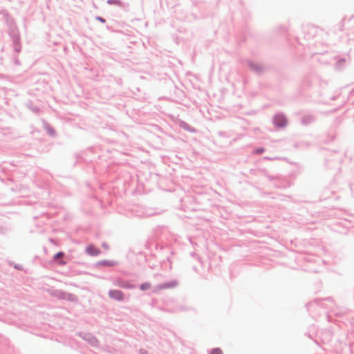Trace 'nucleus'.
<instances>
[{
  "mask_svg": "<svg viewBox=\"0 0 354 354\" xmlns=\"http://www.w3.org/2000/svg\"><path fill=\"white\" fill-rule=\"evenodd\" d=\"M149 288H150V284L148 283H145L142 284L141 287H140L141 290H147Z\"/></svg>",
  "mask_w": 354,
  "mask_h": 354,
  "instance_id": "7",
  "label": "nucleus"
},
{
  "mask_svg": "<svg viewBox=\"0 0 354 354\" xmlns=\"http://www.w3.org/2000/svg\"><path fill=\"white\" fill-rule=\"evenodd\" d=\"M87 252L93 256H96L100 254V250L93 245H89L86 248Z\"/></svg>",
  "mask_w": 354,
  "mask_h": 354,
  "instance_id": "4",
  "label": "nucleus"
},
{
  "mask_svg": "<svg viewBox=\"0 0 354 354\" xmlns=\"http://www.w3.org/2000/svg\"><path fill=\"white\" fill-rule=\"evenodd\" d=\"M98 264L102 266H114L117 265V262L115 261H102Z\"/></svg>",
  "mask_w": 354,
  "mask_h": 354,
  "instance_id": "5",
  "label": "nucleus"
},
{
  "mask_svg": "<svg viewBox=\"0 0 354 354\" xmlns=\"http://www.w3.org/2000/svg\"><path fill=\"white\" fill-rule=\"evenodd\" d=\"M64 256L65 254L63 252H59L53 257V259L57 261L59 265L64 266L66 263V262L63 260Z\"/></svg>",
  "mask_w": 354,
  "mask_h": 354,
  "instance_id": "2",
  "label": "nucleus"
},
{
  "mask_svg": "<svg viewBox=\"0 0 354 354\" xmlns=\"http://www.w3.org/2000/svg\"><path fill=\"white\" fill-rule=\"evenodd\" d=\"M264 151V149L263 148H259V149H257L254 151V153H261Z\"/></svg>",
  "mask_w": 354,
  "mask_h": 354,
  "instance_id": "8",
  "label": "nucleus"
},
{
  "mask_svg": "<svg viewBox=\"0 0 354 354\" xmlns=\"http://www.w3.org/2000/svg\"><path fill=\"white\" fill-rule=\"evenodd\" d=\"M109 297L112 299L117 300H122L124 297V295L121 291L113 290L109 292Z\"/></svg>",
  "mask_w": 354,
  "mask_h": 354,
  "instance_id": "1",
  "label": "nucleus"
},
{
  "mask_svg": "<svg viewBox=\"0 0 354 354\" xmlns=\"http://www.w3.org/2000/svg\"><path fill=\"white\" fill-rule=\"evenodd\" d=\"M211 354H223V352L220 348H216L212 351Z\"/></svg>",
  "mask_w": 354,
  "mask_h": 354,
  "instance_id": "6",
  "label": "nucleus"
},
{
  "mask_svg": "<svg viewBox=\"0 0 354 354\" xmlns=\"http://www.w3.org/2000/svg\"><path fill=\"white\" fill-rule=\"evenodd\" d=\"M274 123L278 127H283L286 124V120L282 116H277L274 118Z\"/></svg>",
  "mask_w": 354,
  "mask_h": 354,
  "instance_id": "3",
  "label": "nucleus"
}]
</instances>
